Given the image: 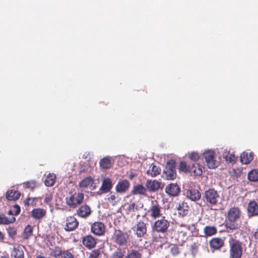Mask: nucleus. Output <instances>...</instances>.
<instances>
[{
    "label": "nucleus",
    "instance_id": "nucleus-1",
    "mask_svg": "<svg viewBox=\"0 0 258 258\" xmlns=\"http://www.w3.org/2000/svg\"><path fill=\"white\" fill-rule=\"evenodd\" d=\"M241 212L237 207H232L227 212L225 227L228 232L238 229L240 227V218Z\"/></svg>",
    "mask_w": 258,
    "mask_h": 258
},
{
    "label": "nucleus",
    "instance_id": "nucleus-2",
    "mask_svg": "<svg viewBox=\"0 0 258 258\" xmlns=\"http://www.w3.org/2000/svg\"><path fill=\"white\" fill-rule=\"evenodd\" d=\"M203 198L208 205L214 206L217 205L220 197L216 190L210 188L205 190Z\"/></svg>",
    "mask_w": 258,
    "mask_h": 258
},
{
    "label": "nucleus",
    "instance_id": "nucleus-3",
    "mask_svg": "<svg viewBox=\"0 0 258 258\" xmlns=\"http://www.w3.org/2000/svg\"><path fill=\"white\" fill-rule=\"evenodd\" d=\"M112 239L117 245L120 247L125 246L127 243L128 235L126 232H124L120 230H116L114 231Z\"/></svg>",
    "mask_w": 258,
    "mask_h": 258
},
{
    "label": "nucleus",
    "instance_id": "nucleus-4",
    "mask_svg": "<svg viewBox=\"0 0 258 258\" xmlns=\"http://www.w3.org/2000/svg\"><path fill=\"white\" fill-rule=\"evenodd\" d=\"M84 194L75 192L66 198V204L71 208H75L83 201Z\"/></svg>",
    "mask_w": 258,
    "mask_h": 258
},
{
    "label": "nucleus",
    "instance_id": "nucleus-5",
    "mask_svg": "<svg viewBox=\"0 0 258 258\" xmlns=\"http://www.w3.org/2000/svg\"><path fill=\"white\" fill-rule=\"evenodd\" d=\"M169 226V222L165 218L163 217L162 219L156 221L152 226V230L153 231L165 233L167 231Z\"/></svg>",
    "mask_w": 258,
    "mask_h": 258
},
{
    "label": "nucleus",
    "instance_id": "nucleus-6",
    "mask_svg": "<svg viewBox=\"0 0 258 258\" xmlns=\"http://www.w3.org/2000/svg\"><path fill=\"white\" fill-rule=\"evenodd\" d=\"M230 258H241L242 250L241 243L237 240H233L230 244Z\"/></svg>",
    "mask_w": 258,
    "mask_h": 258
},
{
    "label": "nucleus",
    "instance_id": "nucleus-7",
    "mask_svg": "<svg viewBox=\"0 0 258 258\" xmlns=\"http://www.w3.org/2000/svg\"><path fill=\"white\" fill-rule=\"evenodd\" d=\"M203 156L208 168H215L219 165V162L215 159L214 153L212 151H205Z\"/></svg>",
    "mask_w": 258,
    "mask_h": 258
},
{
    "label": "nucleus",
    "instance_id": "nucleus-8",
    "mask_svg": "<svg viewBox=\"0 0 258 258\" xmlns=\"http://www.w3.org/2000/svg\"><path fill=\"white\" fill-rule=\"evenodd\" d=\"M132 229L138 237H143L147 232L146 224L143 222H139L132 228Z\"/></svg>",
    "mask_w": 258,
    "mask_h": 258
},
{
    "label": "nucleus",
    "instance_id": "nucleus-9",
    "mask_svg": "<svg viewBox=\"0 0 258 258\" xmlns=\"http://www.w3.org/2000/svg\"><path fill=\"white\" fill-rule=\"evenodd\" d=\"M165 192L170 197H175L179 194L180 188L177 183H170L166 186Z\"/></svg>",
    "mask_w": 258,
    "mask_h": 258
},
{
    "label": "nucleus",
    "instance_id": "nucleus-10",
    "mask_svg": "<svg viewBox=\"0 0 258 258\" xmlns=\"http://www.w3.org/2000/svg\"><path fill=\"white\" fill-rule=\"evenodd\" d=\"M247 210L249 217L258 216V205L255 201L251 200L249 201Z\"/></svg>",
    "mask_w": 258,
    "mask_h": 258
},
{
    "label": "nucleus",
    "instance_id": "nucleus-11",
    "mask_svg": "<svg viewBox=\"0 0 258 258\" xmlns=\"http://www.w3.org/2000/svg\"><path fill=\"white\" fill-rule=\"evenodd\" d=\"M79 225V222L74 216L68 217L66 220V224L64 229L67 231L74 230Z\"/></svg>",
    "mask_w": 258,
    "mask_h": 258
},
{
    "label": "nucleus",
    "instance_id": "nucleus-12",
    "mask_svg": "<svg viewBox=\"0 0 258 258\" xmlns=\"http://www.w3.org/2000/svg\"><path fill=\"white\" fill-rule=\"evenodd\" d=\"M161 208L157 202L156 201L152 202L149 210L151 216L154 219L158 218L161 215Z\"/></svg>",
    "mask_w": 258,
    "mask_h": 258
},
{
    "label": "nucleus",
    "instance_id": "nucleus-13",
    "mask_svg": "<svg viewBox=\"0 0 258 258\" xmlns=\"http://www.w3.org/2000/svg\"><path fill=\"white\" fill-rule=\"evenodd\" d=\"M130 186L129 181L126 179L119 180L115 186V190L117 193L123 194L127 191Z\"/></svg>",
    "mask_w": 258,
    "mask_h": 258
},
{
    "label": "nucleus",
    "instance_id": "nucleus-14",
    "mask_svg": "<svg viewBox=\"0 0 258 258\" xmlns=\"http://www.w3.org/2000/svg\"><path fill=\"white\" fill-rule=\"evenodd\" d=\"M91 231L97 235H102L105 231V226L102 222H95L91 226Z\"/></svg>",
    "mask_w": 258,
    "mask_h": 258
},
{
    "label": "nucleus",
    "instance_id": "nucleus-15",
    "mask_svg": "<svg viewBox=\"0 0 258 258\" xmlns=\"http://www.w3.org/2000/svg\"><path fill=\"white\" fill-rule=\"evenodd\" d=\"M221 153L222 154L223 158L225 159L227 162L231 163L232 164H234L235 162L236 157L235 156L233 152H231L230 151H227V150L221 149V151L219 152V154Z\"/></svg>",
    "mask_w": 258,
    "mask_h": 258
},
{
    "label": "nucleus",
    "instance_id": "nucleus-16",
    "mask_svg": "<svg viewBox=\"0 0 258 258\" xmlns=\"http://www.w3.org/2000/svg\"><path fill=\"white\" fill-rule=\"evenodd\" d=\"M79 186L82 188H92L94 189L96 187L94 179L91 177L88 176L82 180L79 183Z\"/></svg>",
    "mask_w": 258,
    "mask_h": 258
},
{
    "label": "nucleus",
    "instance_id": "nucleus-17",
    "mask_svg": "<svg viewBox=\"0 0 258 258\" xmlns=\"http://www.w3.org/2000/svg\"><path fill=\"white\" fill-rule=\"evenodd\" d=\"M82 242L83 245L88 249L94 248L96 244V240L92 235L84 237Z\"/></svg>",
    "mask_w": 258,
    "mask_h": 258
},
{
    "label": "nucleus",
    "instance_id": "nucleus-18",
    "mask_svg": "<svg viewBox=\"0 0 258 258\" xmlns=\"http://www.w3.org/2000/svg\"><path fill=\"white\" fill-rule=\"evenodd\" d=\"M112 185L111 180L109 178L104 177L102 185L100 188V190L103 193H107L112 188Z\"/></svg>",
    "mask_w": 258,
    "mask_h": 258
},
{
    "label": "nucleus",
    "instance_id": "nucleus-19",
    "mask_svg": "<svg viewBox=\"0 0 258 258\" xmlns=\"http://www.w3.org/2000/svg\"><path fill=\"white\" fill-rule=\"evenodd\" d=\"M146 186L150 191L155 192L160 188L161 183L156 180H147Z\"/></svg>",
    "mask_w": 258,
    "mask_h": 258
},
{
    "label": "nucleus",
    "instance_id": "nucleus-20",
    "mask_svg": "<svg viewBox=\"0 0 258 258\" xmlns=\"http://www.w3.org/2000/svg\"><path fill=\"white\" fill-rule=\"evenodd\" d=\"M224 245L223 240L220 238H213L210 241V246L213 250H218Z\"/></svg>",
    "mask_w": 258,
    "mask_h": 258
},
{
    "label": "nucleus",
    "instance_id": "nucleus-21",
    "mask_svg": "<svg viewBox=\"0 0 258 258\" xmlns=\"http://www.w3.org/2000/svg\"><path fill=\"white\" fill-rule=\"evenodd\" d=\"M203 167L198 163H194L190 166L189 172L192 173L195 176H200L203 173Z\"/></svg>",
    "mask_w": 258,
    "mask_h": 258
},
{
    "label": "nucleus",
    "instance_id": "nucleus-22",
    "mask_svg": "<svg viewBox=\"0 0 258 258\" xmlns=\"http://www.w3.org/2000/svg\"><path fill=\"white\" fill-rule=\"evenodd\" d=\"M12 255L14 256L15 258H23V246L20 245H14L13 248V252H12Z\"/></svg>",
    "mask_w": 258,
    "mask_h": 258
},
{
    "label": "nucleus",
    "instance_id": "nucleus-23",
    "mask_svg": "<svg viewBox=\"0 0 258 258\" xmlns=\"http://www.w3.org/2000/svg\"><path fill=\"white\" fill-rule=\"evenodd\" d=\"M91 212L90 208L87 206H82L77 210V214L79 216L82 218L88 217Z\"/></svg>",
    "mask_w": 258,
    "mask_h": 258
},
{
    "label": "nucleus",
    "instance_id": "nucleus-24",
    "mask_svg": "<svg viewBox=\"0 0 258 258\" xmlns=\"http://www.w3.org/2000/svg\"><path fill=\"white\" fill-rule=\"evenodd\" d=\"M46 215V211L41 208H36L31 211V216L35 219H40Z\"/></svg>",
    "mask_w": 258,
    "mask_h": 258
},
{
    "label": "nucleus",
    "instance_id": "nucleus-25",
    "mask_svg": "<svg viewBox=\"0 0 258 258\" xmlns=\"http://www.w3.org/2000/svg\"><path fill=\"white\" fill-rule=\"evenodd\" d=\"M253 154L252 152H243L240 155V161L243 164H247L253 159Z\"/></svg>",
    "mask_w": 258,
    "mask_h": 258
},
{
    "label": "nucleus",
    "instance_id": "nucleus-26",
    "mask_svg": "<svg viewBox=\"0 0 258 258\" xmlns=\"http://www.w3.org/2000/svg\"><path fill=\"white\" fill-rule=\"evenodd\" d=\"M111 158L110 157H105L100 160L99 165L101 169H107L111 167L112 163Z\"/></svg>",
    "mask_w": 258,
    "mask_h": 258
},
{
    "label": "nucleus",
    "instance_id": "nucleus-27",
    "mask_svg": "<svg viewBox=\"0 0 258 258\" xmlns=\"http://www.w3.org/2000/svg\"><path fill=\"white\" fill-rule=\"evenodd\" d=\"M187 194V197L193 201H196L199 200L201 197L200 192L197 189H192L189 190Z\"/></svg>",
    "mask_w": 258,
    "mask_h": 258
},
{
    "label": "nucleus",
    "instance_id": "nucleus-28",
    "mask_svg": "<svg viewBox=\"0 0 258 258\" xmlns=\"http://www.w3.org/2000/svg\"><path fill=\"white\" fill-rule=\"evenodd\" d=\"M107 200L112 206H115L120 200L118 195L115 192H111L109 195L107 196Z\"/></svg>",
    "mask_w": 258,
    "mask_h": 258
},
{
    "label": "nucleus",
    "instance_id": "nucleus-29",
    "mask_svg": "<svg viewBox=\"0 0 258 258\" xmlns=\"http://www.w3.org/2000/svg\"><path fill=\"white\" fill-rule=\"evenodd\" d=\"M20 196V192L17 190H10L6 194V198L9 201H16L18 200Z\"/></svg>",
    "mask_w": 258,
    "mask_h": 258
},
{
    "label": "nucleus",
    "instance_id": "nucleus-30",
    "mask_svg": "<svg viewBox=\"0 0 258 258\" xmlns=\"http://www.w3.org/2000/svg\"><path fill=\"white\" fill-rule=\"evenodd\" d=\"M178 214L179 216L183 217L187 214L188 211V206L186 203H182L179 204L178 207L177 208Z\"/></svg>",
    "mask_w": 258,
    "mask_h": 258
},
{
    "label": "nucleus",
    "instance_id": "nucleus-31",
    "mask_svg": "<svg viewBox=\"0 0 258 258\" xmlns=\"http://www.w3.org/2000/svg\"><path fill=\"white\" fill-rule=\"evenodd\" d=\"M54 256L55 258H74L73 255L68 250H59Z\"/></svg>",
    "mask_w": 258,
    "mask_h": 258
},
{
    "label": "nucleus",
    "instance_id": "nucleus-32",
    "mask_svg": "<svg viewBox=\"0 0 258 258\" xmlns=\"http://www.w3.org/2000/svg\"><path fill=\"white\" fill-rule=\"evenodd\" d=\"M160 171L161 169L159 167L152 164L150 166L149 169L147 170V173L153 177L159 174Z\"/></svg>",
    "mask_w": 258,
    "mask_h": 258
},
{
    "label": "nucleus",
    "instance_id": "nucleus-33",
    "mask_svg": "<svg viewBox=\"0 0 258 258\" xmlns=\"http://www.w3.org/2000/svg\"><path fill=\"white\" fill-rule=\"evenodd\" d=\"M146 192V188L142 184H139L134 186L132 194L134 195H144Z\"/></svg>",
    "mask_w": 258,
    "mask_h": 258
},
{
    "label": "nucleus",
    "instance_id": "nucleus-34",
    "mask_svg": "<svg viewBox=\"0 0 258 258\" xmlns=\"http://www.w3.org/2000/svg\"><path fill=\"white\" fill-rule=\"evenodd\" d=\"M16 221L14 217L8 218L4 214L0 215V225H8L14 223Z\"/></svg>",
    "mask_w": 258,
    "mask_h": 258
},
{
    "label": "nucleus",
    "instance_id": "nucleus-35",
    "mask_svg": "<svg viewBox=\"0 0 258 258\" xmlns=\"http://www.w3.org/2000/svg\"><path fill=\"white\" fill-rule=\"evenodd\" d=\"M247 178L252 182L258 181V169H253L249 171L247 175Z\"/></svg>",
    "mask_w": 258,
    "mask_h": 258
},
{
    "label": "nucleus",
    "instance_id": "nucleus-36",
    "mask_svg": "<svg viewBox=\"0 0 258 258\" xmlns=\"http://www.w3.org/2000/svg\"><path fill=\"white\" fill-rule=\"evenodd\" d=\"M217 228L214 226H207L204 228V232L206 236H211L217 233Z\"/></svg>",
    "mask_w": 258,
    "mask_h": 258
},
{
    "label": "nucleus",
    "instance_id": "nucleus-37",
    "mask_svg": "<svg viewBox=\"0 0 258 258\" xmlns=\"http://www.w3.org/2000/svg\"><path fill=\"white\" fill-rule=\"evenodd\" d=\"M164 176L168 180H172L176 176V170H164L163 171Z\"/></svg>",
    "mask_w": 258,
    "mask_h": 258
},
{
    "label": "nucleus",
    "instance_id": "nucleus-38",
    "mask_svg": "<svg viewBox=\"0 0 258 258\" xmlns=\"http://www.w3.org/2000/svg\"><path fill=\"white\" fill-rule=\"evenodd\" d=\"M55 181V175L54 174L49 173L45 179L44 183L47 186L53 185Z\"/></svg>",
    "mask_w": 258,
    "mask_h": 258
},
{
    "label": "nucleus",
    "instance_id": "nucleus-39",
    "mask_svg": "<svg viewBox=\"0 0 258 258\" xmlns=\"http://www.w3.org/2000/svg\"><path fill=\"white\" fill-rule=\"evenodd\" d=\"M142 253L138 250H132L125 256V258H141Z\"/></svg>",
    "mask_w": 258,
    "mask_h": 258
},
{
    "label": "nucleus",
    "instance_id": "nucleus-40",
    "mask_svg": "<svg viewBox=\"0 0 258 258\" xmlns=\"http://www.w3.org/2000/svg\"><path fill=\"white\" fill-rule=\"evenodd\" d=\"M139 210L138 206L135 203H132L128 205V207L126 208L127 213H131Z\"/></svg>",
    "mask_w": 258,
    "mask_h": 258
},
{
    "label": "nucleus",
    "instance_id": "nucleus-41",
    "mask_svg": "<svg viewBox=\"0 0 258 258\" xmlns=\"http://www.w3.org/2000/svg\"><path fill=\"white\" fill-rule=\"evenodd\" d=\"M33 231V228L30 225H27L24 231V237L25 238H27L29 236H30L32 233Z\"/></svg>",
    "mask_w": 258,
    "mask_h": 258
},
{
    "label": "nucleus",
    "instance_id": "nucleus-42",
    "mask_svg": "<svg viewBox=\"0 0 258 258\" xmlns=\"http://www.w3.org/2000/svg\"><path fill=\"white\" fill-rule=\"evenodd\" d=\"M175 164L176 163L173 160H170L167 161L165 170H175Z\"/></svg>",
    "mask_w": 258,
    "mask_h": 258
},
{
    "label": "nucleus",
    "instance_id": "nucleus-43",
    "mask_svg": "<svg viewBox=\"0 0 258 258\" xmlns=\"http://www.w3.org/2000/svg\"><path fill=\"white\" fill-rule=\"evenodd\" d=\"M123 252L121 249H118L111 255V258H123Z\"/></svg>",
    "mask_w": 258,
    "mask_h": 258
},
{
    "label": "nucleus",
    "instance_id": "nucleus-44",
    "mask_svg": "<svg viewBox=\"0 0 258 258\" xmlns=\"http://www.w3.org/2000/svg\"><path fill=\"white\" fill-rule=\"evenodd\" d=\"M190 165H187L185 162H181L179 164V169L184 172H189Z\"/></svg>",
    "mask_w": 258,
    "mask_h": 258
},
{
    "label": "nucleus",
    "instance_id": "nucleus-45",
    "mask_svg": "<svg viewBox=\"0 0 258 258\" xmlns=\"http://www.w3.org/2000/svg\"><path fill=\"white\" fill-rule=\"evenodd\" d=\"M26 186L27 188L30 189L31 190H33L34 188H35L37 184L34 181H31L27 182L26 183Z\"/></svg>",
    "mask_w": 258,
    "mask_h": 258
},
{
    "label": "nucleus",
    "instance_id": "nucleus-46",
    "mask_svg": "<svg viewBox=\"0 0 258 258\" xmlns=\"http://www.w3.org/2000/svg\"><path fill=\"white\" fill-rule=\"evenodd\" d=\"M7 231L9 235L11 237H14L16 235V229L14 227H10L7 228Z\"/></svg>",
    "mask_w": 258,
    "mask_h": 258
},
{
    "label": "nucleus",
    "instance_id": "nucleus-47",
    "mask_svg": "<svg viewBox=\"0 0 258 258\" xmlns=\"http://www.w3.org/2000/svg\"><path fill=\"white\" fill-rule=\"evenodd\" d=\"M241 170L240 169H232L231 171V174L236 177H239L241 175Z\"/></svg>",
    "mask_w": 258,
    "mask_h": 258
},
{
    "label": "nucleus",
    "instance_id": "nucleus-48",
    "mask_svg": "<svg viewBox=\"0 0 258 258\" xmlns=\"http://www.w3.org/2000/svg\"><path fill=\"white\" fill-rule=\"evenodd\" d=\"M170 252L173 256H176L179 253V248L176 245H173L170 248Z\"/></svg>",
    "mask_w": 258,
    "mask_h": 258
},
{
    "label": "nucleus",
    "instance_id": "nucleus-49",
    "mask_svg": "<svg viewBox=\"0 0 258 258\" xmlns=\"http://www.w3.org/2000/svg\"><path fill=\"white\" fill-rule=\"evenodd\" d=\"M190 159L194 161H196L198 160L199 158V156L197 153L192 152L189 156Z\"/></svg>",
    "mask_w": 258,
    "mask_h": 258
},
{
    "label": "nucleus",
    "instance_id": "nucleus-50",
    "mask_svg": "<svg viewBox=\"0 0 258 258\" xmlns=\"http://www.w3.org/2000/svg\"><path fill=\"white\" fill-rule=\"evenodd\" d=\"M34 200H35L34 198H28L24 202L25 204L27 205V206H29V205H32L33 204V203H34Z\"/></svg>",
    "mask_w": 258,
    "mask_h": 258
},
{
    "label": "nucleus",
    "instance_id": "nucleus-51",
    "mask_svg": "<svg viewBox=\"0 0 258 258\" xmlns=\"http://www.w3.org/2000/svg\"><path fill=\"white\" fill-rule=\"evenodd\" d=\"M90 254L92 255V257H95L97 258L99 255V251L98 250H94L91 252Z\"/></svg>",
    "mask_w": 258,
    "mask_h": 258
},
{
    "label": "nucleus",
    "instance_id": "nucleus-52",
    "mask_svg": "<svg viewBox=\"0 0 258 258\" xmlns=\"http://www.w3.org/2000/svg\"><path fill=\"white\" fill-rule=\"evenodd\" d=\"M14 208L16 210L15 212V215H18L20 213V207L18 205H15L14 206Z\"/></svg>",
    "mask_w": 258,
    "mask_h": 258
},
{
    "label": "nucleus",
    "instance_id": "nucleus-53",
    "mask_svg": "<svg viewBox=\"0 0 258 258\" xmlns=\"http://www.w3.org/2000/svg\"><path fill=\"white\" fill-rule=\"evenodd\" d=\"M254 237L255 239L258 240V230H257L254 233Z\"/></svg>",
    "mask_w": 258,
    "mask_h": 258
},
{
    "label": "nucleus",
    "instance_id": "nucleus-54",
    "mask_svg": "<svg viewBox=\"0 0 258 258\" xmlns=\"http://www.w3.org/2000/svg\"><path fill=\"white\" fill-rule=\"evenodd\" d=\"M4 238V236L2 232L0 231V240H2Z\"/></svg>",
    "mask_w": 258,
    "mask_h": 258
},
{
    "label": "nucleus",
    "instance_id": "nucleus-55",
    "mask_svg": "<svg viewBox=\"0 0 258 258\" xmlns=\"http://www.w3.org/2000/svg\"><path fill=\"white\" fill-rule=\"evenodd\" d=\"M13 212L11 210H9V212H8V214L10 215H13Z\"/></svg>",
    "mask_w": 258,
    "mask_h": 258
},
{
    "label": "nucleus",
    "instance_id": "nucleus-56",
    "mask_svg": "<svg viewBox=\"0 0 258 258\" xmlns=\"http://www.w3.org/2000/svg\"><path fill=\"white\" fill-rule=\"evenodd\" d=\"M49 200H50V198L49 197H48V198L46 197L45 199V201L46 202H48Z\"/></svg>",
    "mask_w": 258,
    "mask_h": 258
},
{
    "label": "nucleus",
    "instance_id": "nucleus-57",
    "mask_svg": "<svg viewBox=\"0 0 258 258\" xmlns=\"http://www.w3.org/2000/svg\"><path fill=\"white\" fill-rule=\"evenodd\" d=\"M0 258H9V256H7V255H3V256H1L0 257Z\"/></svg>",
    "mask_w": 258,
    "mask_h": 258
},
{
    "label": "nucleus",
    "instance_id": "nucleus-58",
    "mask_svg": "<svg viewBox=\"0 0 258 258\" xmlns=\"http://www.w3.org/2000/svg\"><path fill=\"white\" fill-rule=\"evenodd\" d=\"M90 258H96L95 257H92V255L90 254Z\"/></svg>",
    "mask_w": 258,
    "mask_h": 258
}]
</instances>
